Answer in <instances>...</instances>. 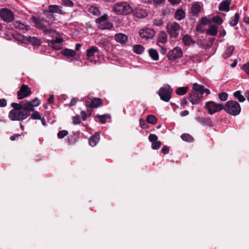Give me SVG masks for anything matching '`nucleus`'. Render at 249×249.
<instances>
[{"mask_svg":"<svg viewBox=\"0 0 249 249\" xmlns=\"http://www.w3.org/2000/svg\"><path fill=\"white\" fill-rule=\"evenodd\" d=\"M11 106L13 109L9 112L8 117L12 121L25 120L30 116V110H32L31 105L25 106L23 102L12 103Z\"/></svg>","mask_w":249,"mask_h":249,"instance_id":"f257e3e1","label":"nucleus"},{"mask_svg":"<svg viewBox=\"0 0 249 249\" xmlns=\"http://www.w3.org/2000/svg\"><path fill=\"white\" fill-rule=\"evenodd\" d=\"M193 89L188 97L189 101L193 105L198 104L202 100L204 93L206 96L210 94V90L205 89L204 86L197 83H194L193 86Z\"/></svg>","mask_w":249,"mask_h":249,"instance_id":"f03ea898","label":"nucleus"},{"mask_svg":"<svg viewBox=\"0 0 249 249\" xmlns=\"http://www.w3.org/2000/svg\"><path fill=\"white\" fill-rule=\"evenodd\" d=\"M112 9L114 12L120 15H127L132 11V8L126 1H120L114 4Z\"/></svg>","mask_w":249,"mask_h":249,"instance_id":"7ed1b4c3","label":"nucleus"},{"mask_svg":"<svg viewBox=\"0 0 249 249\" xmlns=\"http://www.w3.org/2000/svg\"><path fill=\"white\" fill-rule=\"evenodd\" d=\"M223 109L230 115L236 116L240 113L241 108L237 101L229 100L226 103Z\"/></svg>","mask_w":249,"mask_h":249,"instance_id":"20e7f679","label":"nucleus"},{"mask_svg":"<svg viewBox=\"0 0 249 249\" xmlns=\"http://www.w3.org/2000/svg\"><path fill=\"white\" fill-rule=\"evenodd\" d=\"M173 89L168 84H165L159 90L158 94L161 100L168 102L172 97Z\"/></svg>","mask_w":249,"mask_h":249,"instance_id":"39448f33","label":"nucleus"},{"mask_svg":"<svg viewBox=\"0 0 249 249\" xmlns=\"http://www.w3.org/2000/svg\"><path fill=\"white\" fill-rule=\"evenodd\" d=\"M205 107L208 110L209 113L212 115L224 109V106L221 104H217L213 101H208L206 103Z\"/></svg>","mask_w":249,"mask_h":249,"instance_id":"423d86ee","label":"nucleus"},{"mask_svg":"<svg viewBox=\"0 0 249 249\" xmlns=\"http://www.w3.org/2000/svg\"><path fill=\"white\" fill-rule=\"evenodd\" d=\"M180 29V25L176 22L167 25V31L171 38H177L179 35Z\"/></svg>","mask_w":249,"mask_h":249,"instance_id":"0eeeda50","label":"nucleus"},{"mask_svg":"<svg viewBox=\"0 0 249 249\" xmlns=\"http://www.w3.org/2000/svg\"><path fill=\"white\" fill-rule=\"evenodd\" d=\"M86 107H89L94 108H97L103 106V100L100 98L94 97L92 99L88 98L85 102Z\"/></svg>","mask_w":249,"mask_h":249,"instance_id":"6e6552de","label":"nucleus"},{"mask_svg":"<svg viewBox=\"0 0 249 249\" xmlns=\"http://www.w3.org/2000/svg\"><path fill=\"white\" fill-rule=\"evenodd\" d=\"M31 94V89L28 85L22 84L17 92V98L21 100L30 96Z\"/></svg>","mask_w":249,"mask_h":249,"instance_id":"1a4fd4ad","label":"nucleus"},{"mask_svg":"<svg viewBox=\"0 0 249 249\" xmlns=\"http://www.w3.org/2000/svg\"><path fill=\"white\" fill-rule=\"evenodd\" d=\"M0 17L4 21L11 22L14 19L13 12L7 8H2L0 10Z\"/></svg>","mask_w":249,"mask_h":249,"instance_id":"9d476101","label":"nucleus"},{"mask_svg":"<svg viewBox=\"0 0 249 249\" xmlns=\"http://www.w3.org/2000/svg\"><path fill=\"white\" fill-rule=\"evenodd\" d=\"M182 55V50L178 47H175L173 49L170 50L167 54L168 58L172 61L180 58Z\"/></svg>","mask_w":249,"mask_h":249,"instance_id":"9b49d317","label":"nucleus"},{"mask_svg":"<svg viewBox=\"0 0 249 249\" xmlns=\"http://www.w3.org/2000/svg\"><path fill=\"white\" fill-rule=\"evenodd\" d=\"M139 34L142 39H147L154 37L155 32L150 28L141 29L139 31Z\"/></svg>","mask_w":249,"mask_h":249,"instance_id":"f8f14e48","label":"nucleus"},{"mask_svg":"<svg viewBox=\"0 0 249 249\" xmlns=\"http://www.w3.org/2000/svg\"><path fill=\"white\" fill-rule=\"evenodd\" d=\"M21 37L23 43H30L34 46H38L41 44V40L35 36H22Z\"/></svg>","mask_w":249,"mask_h":249,"instance_id":"ddd939ff","label":"nucleus"},{"mask_svg":"<svg viewBox=\"0 0 249 249\" xmlns=\"http://www.w3.org/2000/svg\"><path fill=\"white\" fill-rule=\"evenodd\" d=\"M33 21L35 24V26L39 29L43 30L47 27V24L48 21L44 18H39L35 17L32 18Z\"/></svg>","mask_w":249,"mask_h":249,"instance_id":"4468645a","label":"nucleus"},{"mask_svg":"<svg viewBox=\"0 0 249 249\" xmlns=\"http://www.w3.org/2000/svg\"><path fill=\"white\" fill-rule=\"evenodd\" d=\"M132 13L135 17L139 18H143L147 15L146 10L141 8H137L134 9H132Z\"/></svg>","mask_w":249,"mask_h":249,"instance_id":"2eb2a0df","label":"nucleus"},{"mask_svg":"<svg viewBox=\"0 0 249 249\" xmlns=\"http://www.w3.org/2000/svg\"><path fill=\"white\" fill-rule=\"evenodd\" d=\"M115 40L122 45L124 44L128 41V37L122 33L116 34L114 36Z\"/></svg>","mask_w":249,"mask_h":249,"instance_id":"dca6fc26","label":"nucleus"},{"mask_svg":"<svg viewBox=\"0 0 249 249\" xmlns=\"http://www.w3.org/2000/svg\"><path fill=\"white\" fill-rule=\"evenodd\" d=\"M231 3V0H225L221 2L219 5V11L228 12L230 11V6Z\"/></svg>","mask_w":249,"mask_h":249,"instance_id":"f3484780","label":"nucleus"},{"mask_svg":"<svg viewBox=\"0 0 249 249\" xmlns=\"http://www.w3.org/2000/svg\"><path fill=\"white\" fill-rule=\"evenodd\" d=\"M196 119L198 122L203 124V125L211 126L213 124L212 120L209 117H197Z\"/></svg>","mask_w":249,"mask_h":249,"instance_id":"a211bd4d","label":"nucleus"},{"mask_svg":"<svg viewBox=\"0 0 249 249\" xmlns=\"http://www.w3.org/2000/svg\"><path fill=\"white\" fill-rule=\"evenodd\" d=\"M40 100L38 98H35L31 101H26L25 103H24V104L25 106L31 105L32 109L30 110L31 112L34 111V107L38 106L40 104Z\"/></svg>","mask_w":249,"mask_h":249,"instance_id":"6ab92c4d","label":"nucleus"},{"mask_svg":"<svg viewBox=\"0 0 249 249\" xmlns=\"http://www.w3.org/2000/svg\"><path fill=\"white\" fill-rule=\"evenodd\" d=\"M99 52V49L96 46H91L87 50L86 56L89 58L94 55V54Z\"/></svg>","mask_w":249,"mask_h":249,"instance_id":"aec40b11","label":"nucleus"},{"mask_svg":"<svg viewBox=\"0 0 249 249\" xmlns=\"http://www.w3.org/2000/svg\"><path fill=\"white\" fill-rule=\"evenodd\" d=\"M95 118L98 119V121L101 124H105L107 119H111V116L109 114H105L104 115L97 114L95 116Z\"/></svg>","mask_w":249,"mask_h":249,"instance_id":"412c9836","label":"nucleus"},{"mask_svg":"<svg viewBox=\"0 0 249 249\" xmlns=\"http://www.w3.org/2000/svg\"><path fill=\"white\" fill-rule=\"evenodd\" d=\"M185 18V13L182 9H178L175 12V18L178 20H181Z\"/></svg>","mask_w":249,"mask_h":249,"instance_id":"4be33fe9","label":"nucleus"},{"mask_svg":"<svg viewBox=\"0 0 249 249\" xmlns=\"http://www.w3.org/2000/svg\"><path fill=\"white\" fill-rule=\"evenodd\" d=\"M48 10L50 13H58L60 14H63V11L60 9L59 7L55 5H51L49 6Z\"/></svg>","mask_w":249,"mask_h":249,"instance_id":"5701e85b","label":"nucleus"},{"mask_svg":"<svg viewBox=\"0 0 249 249\" xmlns=\"http://www.w3.org/2000/svg\"><path fill=\"white\" fill-rule=\"evenodd\" d=\"M61 53L64 56L70 57H73L76 55L75 51L69 49L62 50L61 52Z\"/></svg>","mask_w":249,"mask_h":249,"instance_id":"b1692460","label":"nucleus"},{"mask_svg":"<svg viewBox=\"0 0 249 249\" xmlns=\"http://www.w3.org/2000/svg\"><path fill=\"white\" fill-rule=\"evenodd\" d=\"M217 27L215 25H211L207 31V34L211 36H215L217 34Z\"/></svg>","mask_w":249,"mask_h":249,"instance_id":"393cba45","label":"nucleus"},{"mask_svg":"<svg viewBox=\"0 0 249 249\" xmlns=\"http://www.w3.org/2000/svg\"><path fill=\"white\" fill-rule=\"evenodd\" d=\"M99 141V135H94L92 136L89 140V142L90 145L95 146Z\"/></svg>","mask_w":249,"mask_h":249,"instance_id":"a878e982","label":"nucleus"},{"mask_svg":"<svg viewBox=\"0 0 249 249\" xmlns=\"http://www.w3.org/2000/svg\"><path fill=\"white\" fill-rule=\"evenodd\" d=\"M239 18L240 15L239 13H236L234 15V16L231 18L230 21V25L232 27L235 26L238 24Z\"/></svg>","mask_w":249,"mask_h":249,"instance_id":"bb28decb","label":"nucleus"},{"mask_svg":"<svg viewBox=\"0 0 249 249\" xmlns=\"http://www.w3.org/2000/svg\"><path fill=\"white\" fill-rule=\"evenodd\" d=\"M167 35L165 32L162 31L160 32L158 36V41L161 43H165L167 41Z\"/></svg>","mask_w":249,"mask_h":249,"instance_id":"cd10ccee","label":"nucleus"},{"mask_svg":"<svg viewBox=\"0 0 249 249\" xmlns=\"http://www.w3.org/2000/svg\"><path fill=\"white\" fill-rule=\"evenodd\" d=\"M13 24L15 28L18 29L20 30L25 29L26 31H27L29 29V26H26L18 21H16L15 22H14L13 23Z\"/></svg>","mask_w":249,"mask_h":249,"instance_id":"c85d7f7f","label":"nucleus"},{"mask_svg":"<svg viewBox=\"0 0 249 249\" xmlns=\"http://www.w3.org/2000/svg\"><path fill=\"white\" fill-rule=\"evenodd\" d=\"M148 53L150 57L154 60H158L159 58V54L158 52L156 50L154 49H150L148 50Z\"/></svg>","mask_w":249,"mask_h":249,"instance_id":"c756f323","label":"nucleus"},{"mask_svg":"<svg viewBox=\"0 0 249 249\" xmlns=\"http://www.w3.org/2000/svg\"><path fill=\"white\" fill-rule=\"evenodd\" d=\"M188 89V87L178 88L176 90V93L178 95H183L187 92Z\"/></svg>","mask_w":249,"mask_h":249,"instance_id":"7c9ffc66","label":"nucleus"},{"mask_svg":"<svg viewBox=\"0 0 249 249\" xmlns=\"http://www.w3.org/2000/svg\"><path fill=\"white\" fill-rule=\"evenodd\" d=\"M133 50L137 54H142L144 50V48L141 45L137 44L133 46Z\"/></svg>","mask_w":249,"mask_h":249,"instance_id":"2f4dec72","label":"nucleus"},{"mask_svg":"<svg viewBox=\"0 0 249 249\" xmlns=\"http://www.w3.org/2000/svg\"><path fill=\"white\" fill-rule=\"evenodd\" d=\"M200 6L197 3L192 5L191 11L194 15H197L200 11Z\"/></svg>","mask_w":249,"mask_h":249,"instance_id":"473e14b6","label":"nucleus"},{"mask_svg":"<svg viewBox=\"0 0 249 249\" xmlns=\"http://www.w3.org/2000/svg\"><path fill=\"white\" fill-rule=\"evenodd\" d=\"M233 95L235 98H236L239 102H243L245 101L246 99L245 97L241 94L240 90H237L233 93Z\"/></svg>","mask_w":249,"mask_h":249,"instance_id":"72a5a7b5","label":"nucleus"},{"mask_svg":"<svg viewBox=\"0 0 249 249\" xmlns=\"http://www.w3.org/2000/svg\"><path fill=\"white\" fill-rule=\"evenodd\" d=\"M63 41V39L61 38H56L54 40L50 41L49 42V45L52 48L55 49H57L56 45L58 43H60Z\"/></svg>","mask_w":249,"mask_h":249,"instance_id":"f704fd0d","label":"nucleus"},{"mask_svg":"<svg viewBox=\"0 0 249 249\" xmlns=\"http://www.w3.org/2000/svg\"><path fill=\"white\" fill-rule=\"evenodd\" d=\"M182 42L185 46H190L193 41L190 36L185 35L183 37Z\"/></svg>","mask_w":249,"mask_h":249,"instance_id":"c9c22d12","label":"nucleus"},{"mask_svg":"<svg viewBox=\"0 0 249 249\" xmlns=\"http://www.w3.org/2000/svg\"><path fill=\"white\" fill-rule=\"evenodd\" d=\"M234 50V47L232 45L228 47L224 54V57L228 58L230 57L232 54Z\"/></svg>","mask_w":249,"mask_h":249,"instance_id":"e433bc0d","label":"nucleus"},{"mask_svg":"<svg viewBox=\"0 0 249 249\" xmlns=\"http://www.w3.org/2000/svg\"><path fill=\"white\" fill-rule=\"evenodd\" d=\"M146 121L147 123L149 124H155L157 122V119L156 116L153 115H148L147 116Z\"/></svg>","mask_w":249,"mask_h":249,"instance_id":"4c0bfd02","label":"nucleus"},{"mask_svg":"<svg viewBox=\"0 0 249 249\" xmlns=\"http://www.w3.org/2000/svg\"><path fill=\"white\" fill-rule=\"evenodd\" d=\"M108 17L107 14H105L102 16L96 19V23H99L100 26H102V24L106 21Z\"/></svg>","mask_w":249,"mask_h":249,"instance_id":"58836bf2","label":"nucleus"},{"mask_svg":"<svg viewBox=\"0 0 249 249\" xmlns=\"http://www.w3.org/2000/svg\"><path fill=\"white\" fill-rule=\"evenodd\" d=\"M181 138L182 140L188 142H192L193 141V137L189 134L184 133L181 136Z\"/></svg>","mask_w":249,"mask_h":249,"instance_id":"ea45409f","label":"nucleus"},{"mask_svg":"<svg viewBox=\"0 0 249 249\" xmlns=\"http://www.w3.org/2000/svg\"><path fill=\"white\" fill-rule=\"evenodd\" d=\"M89 11L94 15H99L100 14L99 8L94 6H91L89 9Z\"/></svg>","mask_w":249,"mask_h":249,"instance_id":"a19ab883","label":"nucleus"},{"mask_svg":"<svg viewBox=\"0 0 249 249\" xmlns=\"http://www.w3.org/2000/svg\"><path fill=\"white\" fill-rule=\"evenodd\" d=\"M218 96L220 100L225 101L228 99V94L225 92H222L218 93Z\"/></svg>","mask_w":249,"mask_h":249,"instance_id":"79ce46f5","label":"nucleus"},{"mask_svg":"<svg viewBox=\"0 0 249 249\" xmlns=\"http://www.w3.org/2000/svg\"><path fill=\"white\" fill-rule=\"evenodd\" d=\"M103 27H101V29H111L113 27V24L109 22H105L102 24Z\"/></svg>","mask_w":249,"mask_h":249,"instance_id":"37998d69","label":"nucleus"},{"mask_svg":"<svg viewBox=\"0 0 249 249\" xmlns=\"http://www.w3.org/2000/svg\"><path fill=\"white\" fill-rule=\"evenodd\" d=\"M161 145V142L160 141H158V140L152 142L151 147L154 150H158L159 149Z\"/></svg>","mask_w":249,"mask_h":249,"instance_id":"c03bdc74","label":"nucleus"},{"mask_svg":"<svg viewBox=\"0 0 249 249\" xmlns=\"http://www.w3.org/2000/svg\"><path fill=\"white\" fill-rule=\"evenodd\" d=\"M212 20L214 23L218 25H221L223 22L222 18L218 16H213L212 18Z\"/></svg>","mask_w":249,"mask_h":249,"instance_id":"a18cd8bd","label":"nucleus"},{"mask_svg":"<svg viewBox=\"0 0 249 249\" xmlns=\"http://www.w3.org/2000/svg\"><path fill=\"white\" fill-rule=\"evenodd\" d=\"M68 134V131L66 130L60 131L57 133V137L59 139H62Z\"/></svg>","mask_w":249,"mask_h":249,"instance_id":"49530a36","label":"nucleus"},{"mask_svg":"<svg viewBox=\"0 0 249 249\" xmlns=\"http://www.w3.org/2000/svg\"><path fill=\"white\" fill-rule=\"evenodd\" d=\"M33 113L32 114L31 118L34 120H39L41 119V117L40 114L37 111H33Z\"/></svg>","mask_w":249,"mask_h":249,"instance_id":"de8ad7c7","label":"nucleus"},{"mask_svg":"<svg viewBox=\"0 0 249 249\" xmlns=\"http://www.w3.org/2000/svg\"><path fill=\"white\" fill-rule=\"evenodd\" d=\"M62 4L65 6L71 7L73 5V3L71 0H62Z\"/></svg>","mask_w":249,"mask_h":249,"instance_id":"09e8293b","label":"nucleus"},{"mask_svg":"<svg viewBox=\"0 0 249 249\" xmlns=\"http://www.w3.org/2000/svg\"><path fill=\"white\" fill-rule=\"evenodd\" d=\"M148 139L150 142H153L158 140V137L156 134H151L148 136Z\"/></svg>","mask_w":249,"mask_h":249,"instance_id":"8fccbe9b","label":"nucleus"},{"mask_svg":"<svg viewBox=\"0 0 249 249\" xmlns=\"http://www.w3.org/2000/svg\"><path fill=\"white\" fill-rule=\"evenodd\" d=\"M73 123L74 124H78L81 123V119L79 115H77L72 117Z\"/></svg>","mask_w":249,"mask_h":249,"instance_id":"3c124183","label":"nucleus"},{"mask_svg":"<svg viewBox=\"0 0 249 249\" xmlns=\"http://www.w3.org/2000/svg\"><path fill=\"white\" fill-rule=\"evenodd\" d=\"M242 69L248 75H249V62L244 64L242 67Z\"/></svg>","mask_w":249,"mask_h":249,"instance_id":"603ef678","label":"nucleus"},{"mask_svg":"<svg viewBox=\"0 0 249 249\" xmlns=\"http://www.w3.org/2000/svg\"><path fill=\"white\" fill-rule=\"evenodd\" d=\"M7 101L5 99H0V107H3L7 106Z\"/></svg>","mask_w":249,"mask_h":249,"instance_id":"864d4df0","label":"nucleus"},{"mask_svg":"<svg viewBox=\"0 0 249 249\" xmlns=\"http://www.w3.org/2000/svg\"><path fill=\"white\" fill-rule=\"evenodd\" d=\"M78 101V99L77 98H76V97L72 98L70 102V106L72 107V106H75L76 104Z\"/></svg>","mask_w":249,"mask_h":249,"instance_id":"5fc2aeb1","label":"nucleus"},{"mask_svg":"<svg viewBox=\"0 0 249 249\" xmlns=\"http://www.w3.org/2000/svg\"><path fill=\"white\" fill-rule=\"evenodd\" d=\"M47 27L45 29H43V33L45 35H50L54 32L53 30L52 29H47Z\"/></svg>","mask_w":249,"mask_h":249,"instance_id":"6e6d98bb","label":"nucleus"},{"mask_svg":"<svg viewBox=\"0 0 249 249\" xmlns=\"http://www.w3.org/2000/svg\"><path fill=\"white\" fill-rule=\"evenodd\" d=\"M169 147L166 145H164L161 149V153L164 155L168 154L169 153Z\"/></svg>","mask_w":249,"mask_h":249,"instance_id":"4d7b16f0","label":"nucleus"},{"mask_svg":"<svg viewBox=\"0 0 249 249\" xmlns=\"http://www.w3.org/2000/svg\"><path fill=\"white\" fill-rule=\"evenodd\" d=\"M140 124L141 126L143 128H146L147 126V122L142 119H140Z\"/></svg>","mask_w":249,"mask_h":249,"instance_id":"13d9d810","label":"nucleus"},{"mask_svg":"<svg viewBox=\"0 0 249 249\" xmlns=\"http://www.w3.org/2000/svg\"><path fill=\"white\" fill-rule=\"evenodd\" d=\"M154 24L157 26H160L162 24V19H157L155 20L154 21Z\"/></svg>","mask_w":249,"mask_h":249,"instance_id":"bf43d9fd","label":"nucleus"},{"mask_svg":"<svg viewBox=\"0 0 249 249\" xmlns=\"http://www.w3.org/2000/svg\"><path fill=\"white\" fill-rule=\"evenodd\" d=\"M80 114L82 116V120L85 121L86 120L87 117L88 116L87 113L84 111H81Z\"/></svg>","mask_w":249,"mask_h":249,"instance_id":"052dcab7","label":"nucleus"},{"mask_svg":"<svg viewBox=\"0 0 249 249\" xmlns=\"http://www.w3.org/2000/svg\"><path fill=\"white\" fill-rule=\"evenodd\" d=\"M208 23V19L206 17H203L201 18L200 24L204 25Z\"/></svg>","mask_w":249,"mask_h":249,"instance_id":"680f3d73","label":"nucleus"},{"mask_svg":"<svg viewBox=\"0 0 249 249\" xmlns=\"http://www.w3.org/2000/svg\"><path fill=\"white\" fill-rule=\"evenodd\" d=\"M53 13H50L48 11H47L46 12L45 15L48 18L52 19L53 18H54L53 15L52 14Z\"/></svg>","mask_w":249,"mask_h":249,"instance_id":"e2e57ef3","label":"nucleus"},{"mask_svg":"<svg viewBox=\"0 0 249 249\" xmlns=\"http://www.w3.org/2000/svg\"><path fill=\"white\" fill-rule=\"evenodd\" d=\"M87 107V114L88 115V117L90 116L91 114L92 111V108L93 107Z\"/></svg>","mask_w":249,"mask_h":249,"instance_id":"0e129e2a","label":"nucleus"},{"mask_svg":"<svg viewBox=\"0 0 249 249\" xmlns=\"http://www.w3.org/2000/svg\"><path fill=\"white\" fill-rule=\"evenodd\" d=\"M203 25L199 24L196 26V30L198 32H203Z\"/></svg>","mask_w":249,"mask_h":249,"instance_id":"69168bd1","label":"nucleus"},{"mask_svg":"<svg viewBox=\"0 0 249 249\" xmlns=\"http://www.w3.org/2000/svg\"><path fill=\"white\" fill-rule=\"evenodd\" d=\"M187 103H188V102H187V98L186 97H184L181 100V102L180 103V105L181 106H184V105H186L187 104Z\"/></svg>","mask_w":249,"mask_h":249,"instance_id":"338daca9","label":"nucleus"},{"mask_svg":"<svg viewBox=\"0 0 249 249\" xmlns=\"http://www.w3.org/2000/svg\"><path fill=\"white\" fill-rule=\"evenodd\" d=\"M20 136H21V135L18 134H15V135H13V136H11L10 139L11 141H14L17 138H18Z\"/></svg>","mask_w":249,"mask_h":249,"instance_id":"774afa93","label":"nucleus"}]
</instances>
